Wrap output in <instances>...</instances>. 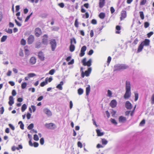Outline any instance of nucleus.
<instances>
[{
	"label": "nucleus",
	"mask_w": 154,
	"mask_h": 154,
	"mask_svg": "<svg viewBox=\"0 0 154 154\" xmlns=\"http://www.w3.org/2000/svg\"><path fill=\"white\" fill-rule=\"evenodd\" d=\"M131 84L129 82L126 81V91L124 97L125 99H128L129 98L131 94Z\"/></svg>",
	"instance_id": "nucleus-1"
},
{
	"label": "nucleus",
	"mask_w": 154,
	"mask_h": 154,
	"mask_svg": "<svg viewBox=\"0 0 154 154\" xmlns=\"http://www.w3.org/2000/svg\"><path fill=\"white\" fill-rule=\"evenodd\" d=\"M128 68V66L125 65H118L115 67L114 71H117L120 70H121L125 69Z\"/></svg>",
	"instance_id": "nucleus-2"
},
{
	"label": "nucleus",
	"mask_w": 154,
	"mask_h": 154,
	"mask_svg": "<svg viewBox=\"0 0 154 154\" xmlns=\"http://www.w3.org/2000/svg\"><path fill=\"white\" fill-rule=\"evenodd\" d=\"M50 44L51 45V50L54 51L57 46V43L55 39H52L50 41Z\"/></svg>",
	"instance_id": "nucleus-3"
},
{
	"label": "nucleus",
	"mask_w": 154,
	"mask_h": 154,
	"mask_svg": "<svg viewBox=\"0 0 154 154\" xmlns=\"http://www.w3.org/2000/svg\"><path fill=\"white\" fill-rule=\"evenodd\" d=\"M86 58H84L82 60V62L83 65L84 66H90L91 65V60L90 59L87 62H86Z\"/></svg>",
	"instance_id": "nucleus-4"
},
{
	"label": "nucleus",
	"mask_w": 154,
	"mask_h": 154,
	"mask_svg": "<svg viewBox=\"0 0 154 154\" xmlns=\"http://www.w3.org/2000/svg\"><path fill=\"white\" fill-rule=\"evenodd\" d=\"M45 126L47 129L52 130L54 129L56 127L55 125L52 123H46Z\"/></svg>",
	"instance_id": "nucleus-5"
},
{
	"label": "nucleus",
	"mask_w": 154,
	"mask_h": 154,
	"mask_svg": "<svg viewBox=\"0 0 154 154\" xmlns=\"http://www.w3.org/2000/svg\"><path fill=\"white\" fill-rule=\"evenodd\" d=\"M91 70V68H88V70L86 71L85 72H84L83 71H82L81 73V77L83 78L85 76H88L90 73Z\"/></svg>",
	"instance_id": "nucleus-6"
},
{
	"label": "nucleus",
	"mask_w": 154,
	"mask_h": 154,
	"mask_svg": "<svg viewBox=\"0 0 154 154\" xmlns=\"http://www.w3.org/2000/svg\"><path fill=\"white\" fill-rule=\"evenodd\" d=\"M42 34V30L39 27L36 28L35 30V35L37 37H39Z\"/></svg>",
	"instance_id": "nucleus-7"
},
{
	"label": "nucleus",
	"mask_w": 154,
	"mask_h": 154,
	"mask_svg": "<svg viewBox=\"0 0 154 154\" xmlns=\"http://www.w3.org/2000/svg\"><path fill=\"white\" fill-rule=\"evenodd\" d=\"M127 16L126 12L124 10H122L121 11V17H120V20H122L124 19Z\"/></svg>",
	"instance_id": "nucleus-8"
},
{
	"label": "nucleus",
	"mask_w": 154,
	"mask_h": 154,
	"mask_svg": "<svg viewBox=\"0 0 154 154\" xmlns=\"http://www.w3.org/2000/svg\"><path fill=\"white\" fill-rule=\"evenodd\" d=\"M86 50V47L85 46H83L81 49V52L79 54V56L80 57H82L85 54V51Z\"/></svg>",
	"instance_id": "nucleus-9"
},
{
	"label": "nucleus",
	"mask_w": 154,
	"mask_h": 154,
	"mask_svg": "<svg viewBox=\"0 0 154 154\" xmlns=\"http://www.w3.org/2000/svg\"><path fill=\"white\" fill-rule=\"evenodd\" d=\"M34 38L33 35H30L28 38V42L29 44H31L34 41Z\"/></svg>",
	"instance_id": "nucleus-10"
},
{
	"label": "nucleus",
	"mask_w": 154,
	"mask_h": 154,
	"mask_svg": "<svg viewBox=\"0 0 154 154\" xmlns=\"http://www.w3.org/2000/svg\"><path fill=\"white\" fill-rule=\"evenodd\" d=\"M110 106L112 108H114L117 105V102L115 100H112L110 103Z\"/></svg>",
	"instance_id": "nucleus-11"
},
{
	"label": "nucleus",
	"mask_w": 154,
	"mask_h": 154,
	"mask_svg": "<svg viewBox=\"0 0 154 154\" xmlns=\"http://www.w3.org/2000/svg\"><path fill=\"white\" fill-rule=\"evenodd\" d=\"M125 106L127 109H131L132 107L131 104L128 101H126Z\"/></svg>",
	"instance_id": "nucleus-12"
},
{
	"label": "nucleus",
	"mask_w": 154,
	"mask_h": 154,
	"mask_svg": "<svg viewBox=\"0 0 154 154\" xmlns=\"http://www.w3.org/2000/svg\"><path fill=\"white\" fill-rule=\"evenodd\" d=\"M127 120L126 117L122 116H120L119 119V122L120 123H124Z\"/></svg>",
	"instance_id": "nucleus-13"
},
{
	"label": "nucleus",
	"mask_w": 154,
	"mask_h": 154,
	"mask_svg": "<svg viewBox=\"0 0 154 154\" xmlns=\"http://www.w3.org/2000/svg\"><path fill=\"white\" fill-rule=\"evenodd\" d=\"M36 62V59L35 57H32L30 60L29 63L31 65H33Z\"/></svg>",
	"instance_id": "nucleus-14"
},
{
	"label": "nucleus",
	"mask_w": 154,
	"mask_h": 154,
	"mask_svg": "<svg viewBox=\"0 0 154 154\" xmlns=\"http://www.w3.org/2000/svg\"><path fill=\"white\" fill-rule=\"evenodd\" d=\"M150 41L149 39H146L145 40L142 42L141 43L142 44L143 46H148L149 45Z\"/></svg>",
	"instance_id": "nucleus-15"
},
{
	"label": "nucleus",
	"mask_w": 154,
	"mask_h": 154,
	"mask_svg": "<svg viewBox=\"0 0 154 154\" xmlns=\"http://www.w3.org/2000/svg\"><path fill=\"white\" fill-rule=\"evenodd\" d=\"M43 38L42 40V42L44 44H47L48 42V36L47 35L45 34L43 36Z\"/></svg>",
	"instance_id": "nucleus-16"
},
{
	"label": "nucleus",
	"mask_w": 154,
	"mask_h": 154,
	"mask_svg": "<svg viewBox=\"0 0 154 154\" xmlns=\"http://www.w3.org/2000/svg\"><path fill=\"white\" fill-rule=\"evenodd\" d=\"M39 58L42 60H44V57L43 53L42 52L40 51L38 53V55Z\"/></svg>",
	"instance_id": "nucleus-17"
},
{
	"label": "nucleus",
	"mask_w": 154,
	"mask_h": 154,
	"mask_svg": "<svg viewBox=\"0 0 154 154\" xmlns=\"http://www.w3.org/2000/svg\"><path fill=\"white\" fill-rule=\"evenodd\" d=\"M105 4V0H99V7L100 8H103Z\"/></svg>",
	"instance_id": "nucleus-18"
},
{
	"label": "nucleus",
	"mask_w": 154,
	"mask_h": 154,
	"mask_svg": "<svg viewBox=\"0 0 154 154\" xmlns=\"http://www.w3.org/2000/svg\"><path fill=\"white\" fill-rule=\"evenodd\" d=\"M44 112L48 116H50L52 115L51 111L48 109L46 108L44 109Z\"/></svg>",
	"instance_id": "nucleus-19"
},
{
	"label": "nucleus",
	"mask_w": 154,
	"mask_h": 154,
	"mask_svg": "<svg viewBox=\"0 0 154 154\" xmlns=\"http://www.w3.org/2000/svg\"><path fill=\"white\" fill-rule=\"evenodd\" d=\"M14 103V101L13 97L12 96H10L9 97V101L8 102L10 106H11Z\"/></svg>",
	"instance_id": "nucleus-20"
},
{
	"label": "nucleus",
	"mask_w": 154,
	"mask_h": 154,
	"mask_svg": "<svg viewBox=\"0 0 154 154\" xmlns=\"http://www.w3.org/2000/svg\"><path fill=\"white\" fill-rule=\"evenodd\" d=\"M143 47L144 46H143L142 44L141 43V44H140V45L138 47L137 50V52L139 53L141 52L143 49Z\"/></svg>",
	"instance_id": "nucleus-21"
},
{
	"label": "nucleus",
	"mask_w": 154,
	"mask_h": 154,
	"mask_svg": "<svg viewBox=\"0 0 154 154\" xmlns=\"http://www.w3.org/2000/svg\"><path fill=\"white\" fill-rule=\"evenodd\" d=\"M48 78H46L45 80V81L43 82H42L40 84V85L41 87H43L45 85H46L48 84Z\"/></svg>",
	"instance_id": "nucleus-22"
},
{
	"label": "nucleus",
	"mask_w": 154,
	"mask_h": 154,
	"mask_svg": "<svg viewBox=\"0 0 154 154\" xmlns=\"http://www.w3.org/2000/svg\"><path fill=\"white\" fill-rule=\"evenodd\" d=\"M90 91V86L88 85V87L86 88V93L87 96H88Z\"/></svg>",
	"instance_id": "nucleus-23"
},
{
	"label": "nucleus",
	"mask_w": 154,
	"mask_h": 154,
	"mask_svg": "<svg viewBox=\"0 0 154 154\" xmlns=\"http://www.w3.org/2000/svg\"><path fill=\"white\" fill-rule=\"evenodd\" d=\"M75 49V45L72 44H71L69 46V50L71 52L73 51Z\"/></svg>",
	"instance_id": "nucleus-24"
},
{
	"label": "nucleus",
	"mask_w": 154,
	"mask_h": 154,
	"mask_svg": "<svg viewBox=\"0 0 154 154\" xmlns=\"http://www.w3.org/2000/svg\"><path fill=\"white\" fill-rule=\"evenodd\" d=\"M96 132L97 134V135L98 136H101L103 135V132H101L100 130L99 129L96 130Z\"/></svg>",
	"instance_id": "nucleus-25"
},
{
	"label": "nucleus",
	"mask_w": 154,
	"mask_h": 154,
	"mask_svg": "<svg viewBox=\"0 0 154 154\" xmlns=\"http://www.w3.org/2000/svg\"><path fill=\"white\" fill-rule=\"evenodd\" d=\"M105 16V14L103 13H100L99 15V17L101 19H103Z\"/></svg>",
	"instance_id": "nucleus-26"
},
{
	"label": "nucleus",
	"mask_w": 154,
	"mask_h": 154,
	"mask_svg": "<svg viewBox=\"0 0 154 154\" xmlns=\"http://www.w3.org/2000/svg\"><path fill=\"white\" fill-rule=\"evenodd\" d=\"M27 108V106L25 104H23L22 106L21 107V111L22 112H24L26 109Z\"/></svg>",
	"instance_id": "nucleus-27"
},
{
	"label": "nucleus",
	"mask_w": 154,
	"mask_h": 154,
	"mask_svg": "<svg viewBox=\"0 0 154 154\" xmlns=\"http://www.w3.org/2000/svg\"><path fill=\"white\" fill-rule=\"evenodd\" d=\"M139 13L140 17L141 18V19L142 20H143L144 18V17L143 12L140 11L139 12Z\"/></svg>",
	"instance_id": "nucleus-28"
},
{
	"label": "nucleus",
	"mask_w": 154,
	"mask_h": 154,
	"mask_svg": "<svg viewBox=\"0 0 154 154\" xmlns=\"http://www.w3.org/2000/svg\"><path fill=\"white\" fill-rule=\"evenodd\" d=\"M78 93L79 95L82 94L83 93V89L81 88H79L78 90Z\"/></svg>",
	"instance_id": "nucleus-29"
},
{
	"label": "nucleus",
	"mask_w": 154,
	"mask_h": 154,
	"mask_svg": "<svg viewBox=\"0 0 154 154\" xmlns=\"http://www.w3.org/2000/svg\"><path fill=\"white\" fill-rule=\"evenodd\" d=\"M76 41L75 39L74 38H71L70 39V44H72L73 43L74 44H76Z\"/></svg>",
	"instance_id": "nucleus-30"
},
{
	"label": "nucleus",
	"mask_w": 154,
	"mask_h": 154,
	"mask_svg": "<svg viewBox=\"0 0 154 154\" xmlns=\"http://www.w3.org/2000/svg\"><path fill=\"white\" fill-rule=\"evenodd\" d=\"M7 38V36L6 35H4L1 38V41L2 42H5Z\"/></svg>",
	"instance_id": "nucleus-31"
},
{
	"label": "nucleus",
	"mask_w": 154,
	"mask_h": 154,
	"mask_svg": "<svg viewBox=\"0 0 154 154\" xmlns=\"http://www.w3.org/2000/svg\"><path fill=\"white\" fill-rule=\"evenodd\" d=\"M26 86H27L26 83L25 82H23L21 84V88L22 89H25L26 88Z\"/></svg>",
	"instance_id": "nucleus-32"
},
{
	"label": "nucleus",
	"mask_w": 154,
	"mask_h": 154,
	"mask_svg": "<svg viewBox=\"0 0 154 154\" xmlns=\"http://www.w3.org/2000/svg\"><path fill=\"white\" fill-rule=\"evenodd\" d=\"M25 52L26 54L29 55V51L27 48V46H25Z\"/></svg>",
	"instance_id": "nucleus-33"
},
{
	"label": "nucleus",
	"mask_w": 154,
	"mask_h": 154,
	"mask_svg": "<svg viewBox=\"0 0 154 154\" xmlns=\"http://www.w3.org/2000/svg\"><path fill=\"white\" fill-rule=\"evenodd\" d=\"M78 20V19H76L75 20L74 23V25L76 28H78L79 27V23Z\"/></svg>",
	"instance_id": "nucleus-34"
},
{
	"label": "nucleus",
	"mask_w": 154,
	"mask_h": 154,
	"mask_svg": "<svg viewBox=\"0 0 154 154\" xmlns=\"http://www.w3.org/2000/svg\"><path fill=\"white\" fill-rule=\"evenodd\" d=\"M147 0H141L140 3V5H144L146 2Z\"/></svg>",
	"instance_id": "nucleus-35"
},
{
	"label": "nucleus",
	"mask_w": 154,
	"mask_h": 154,
	"mask_svg": "<svg viewBox=\"0 0 154 154\" xmlns=\"http://www.w3.org/2000/svg\"><path fill=\"white\" fill-rule=\"evenodd\" d=\"M34 127L33 124L31 123L27 127V129L29 130H31Z\"/></svg>",
	"instance_id": "nucleus-36"
},
{
	"label": "nucleus",
	"mask_w": 154,
	"mask_h": 154,
	"mask_svg": "<svg viewBox=\"0 0 154 154\" xmlns=\"http://www.w3.org/2000/svg\"><path fill=\"white\" fill-rule=\"evenodd\" d=\"M134 95H135V99L134 100L135 101H136L137 100L138 98V94L136 92H134Z\"/></svg>",
	"instance_id": "nucleus-37"
},
{
	"label": "nucleus",
	"mask_w": 154,
	"mask_h": 154,
	"mask_svg": "<svg viewBox=\"0 0 154 154\" xmlns=\"http://www.w3.org/2000/svg\"><path fill=\"white\" fill-rule=\"evenodd\" d=\"M32 12L30 15H29L27 17H26V18L25 20V22H26L30 18L31 16L32 15Z\"/></svg>",
	"instance_id": "nucleus-38"
},
{
	"label": "nucleus",
	"mask_w": 154,
	"mask_h": 154,
	"mask_svg": "<svg viewBox=\"0 0 154 154\" xmlns=\"http://www.w3.org/2000/svg\"><path fill=\"white\" fill-rule=\"evenodd\" d=\"M149 26V22H146L144 23V27L145 28H148Z\"/></svg>",
	"instance_id": "nucleus-39"
},
{
	"label": "nucleus",
	"mask_w": 154,
	"mask_h": 154,
	"mask_svg": "<svg viewBox=\"0 0 154 154\" xmlns=\"http://www.w3.org/2000/svg\"><path fill=\"white\" fill-rule=\"evenodd\" d=\"M102 142L103 144L106 145L107 143V141L105 139H102Z\"/></svg>",
	"instance_id": "nucleus-40"
},
{
	"label": "nucleus",
	"mask_w": 154,
	"mask_h": 154,
	"mask_svg": "<svg viewBox=\"0 0 154 154\" xmlns=\"http://www.w3.org/2000/svg\"><path fill=\"white\" fill-rule=\"evenodd\" d=\"M110 120L112 123L115 125H116L117 124V123L115 119L111 118L110 119Z\"/></svg>",
	"instance_id": "nucleus-41"
},
{
	"label": "nucleus",
	"mask_w": 154,
	"mask_h": 154,
	"mask_svg": "<svg viewBox=\"0 0 154 154\" xmlns=\"http://www.w3.org/2000/svg\"><path fill=\"white\" fill-rule=\"evenodd\" d=\"M33 139L35 141H38V140L39 138L37 134H35L34 135Z\"/></svg>",
	"instance_id": "nucleus-42"
},
{
	"label": "nucleus",
	"mask_w": 154,
	"mask_h": 154,
	"mask_svg": "<svg viewBox=\"0 0 154 154\" xmlns=\"http://www.w3.org/2000/svg\"><path fill=\"white\" fill-rule=\"evenodd\" d=\"M151 103L152 104H154V94L152 96Z\"/></svg>",
	"instance_id": "nucleus-43"
},
{
	"label": "nucleus",
	"mask_w": 154,
	"mask_h": 154,
	"mask_svg": "<svg viewBox=\"0 0 154 154\" xmlns=\"http://www.w3.org/2000/svg\"><path fill=\"white\" fill-rule=\"evenodd\" d=\"M78 146L80 148L82 147V144L80 141H78L77 143Z\"/></svg>",
	"instance_id": "nucleus-44"
},
{
	"label": "nucleus",
	"mask_w": 154,
	"mask_h": 154,
	"mask_svg": "<svg viewBox=\"0 0 154 154\" xmlns=\"http://www.w3.org/2000/svg\"><path fill=\"white\" fill-rule=\"evenodd\" d=\"M21 44L23 45H25L26 44V41L23 39H22L21 41Z\"/></svg>",
	"instance_id": "nucleus-45"
},
{
	"label": "nucleus",
	"mask_w": 154,
	"mask_h": 154,
	"mask_svg": "<svg viewBox=\"0 0 154 154\" xmlns=\"http://www.w3.org/2000/svg\"><path fill=\"white\" fill-rule=\"evenodd\" d=\"M55 72V70L54 69H52L50 70L49 72V74L51 75H53Z\"/></svg>",
	"instance_id": "nucleus-46"
},
{
	"label": "nucleus",
	"mask_w": 154,
	"mask_h": 154,
	"mask_svg": "<svg viewBox=\"0 0 154 154\" xmlns=\"http://www.w3.org/2000/svg\"><path fill=\"white\" fill-rule=\"evenodd\" d=\"M108 96L109 97H111L112 96V93L111 91L110 90H108L107 91Z\"/></svg>",
	"instance_id": "nucleus-47"
},
{
	"label": "nucleus",
	"mask_w": 154,
	"mask_h": 154,
	"mask_svg": "<svg viewBox=\"0 0 154 154\" xmlns=\"http://www.w3.org/2000/svg\"><path fill=\"white\" fill-rule=\"evenodd\" d=\"M4 111V109L3 107H2L0 108V112L1 114H2Z\"/></svg>",
	"instance_id": "nucleus-48"
},
{
	"label": "nucleus",
	"mask_w": 154,
	"mask_h": 154,
	"mask_svg": "<svg viewBox=\"0 0 154 154\" xmlns=\"http://www.w3.org/2000/svg\"><path fill=\"white\" fill-rule=\"evenodd\" d=\"M153 34V32H150L147 34V37L149 38H150Z\"/></svg>",
	"instance_id": "nucleus-49"
},
{
	"label": "nucleus",
	"mask_w": 154,
	"mask_h": 154,
	"mask_svg": "<svg viewBox=\"0 0 154 154\" xmlns=\"http://www.w3.org/2000/svg\"><path fill=\"white\" fill-rule=\"evenodd\" d=\"M85 16V18H88L89 17V14L88 12H86L85 14L83 15V17L84 18V16Z\"/></svg>",
	"instance_id": "nucleus-50"
},
{
	"label": "nucleus",
	"mask_w": 154,
	"mask_h": 154,
	"mask_svg": "<svg viewBox=\"0 0 154 154\" xmlns=\"http://www.w3.org/2000/svg\"><path fill=\"white\" fill-rule=\"evenodd\" d=\"M91 23L94 25L96 24L97 23V20L95 19H93L91 21Z\"/></svg>",
	"instance_id": "nucleus-51"
},
{
	"label": "nucleus",
	"mask_w": 154,
	"mask_h": 154,
	"mask_svg": "<svg viewBox=\"0 0 154 154\" xmlns=\"http://www.w3.org/2000/svg\"><path fill=\"white\" fill-rule=\"evenodd\" d=\"M145 123V121L144 119H143L140 123V126L143 125Z\"/></svg>",
	"instance_id": "nucleus-52"
},
{
	"label": "nucleus",
	"mask_w": 154,
	"mask_h": 154,
	"mask_svg": "<svg viewBox=\"0 0 154 154\" xmlns=\"http://www.w3.org/2000/svg\"><path fill=\"white\" fill-rule=\"evenodd\" d=\"M35 75V74L33 73H29L28 74V76L29 78L32 77Z\"/></svg>",
	"instance_id": "nucleus-53"
},
{
	"label": "nucleus",
	"mask_w": 154,
	"mask_h": 154,
	"mask_svg": "<svg viewBox=\"0 0 154 154\" xmlns=\"http://www.w3.org/2000/svg\"><path fill=\"white\" fill-rule=\"evenodd\" d=\"M110 10L111 13L112 14L115 11V10L113 7H110Z\"/></svg>",
	"instance_id": "nucleus-54"
},
{
	"label": "nucleus",
	"mask_w": 154,
	"mask_h": 154,
	"mask_svg": "<svg viewBox=\"0 0 154 154\" xmlns=\"http://www.w3.org/2000/svg\"><path fill=\"white\" fill-rule=\"evenodd\" d=\"M19 55L21 57H23L24 55L23 51L22 50H20L19 53Z\"/></svg>",
	"instance_id": "nucleus-55"
},
{
	"label": "nucleus",
	"mask_w": 154,
	"mask_h": 154,
	"mask_svg": "<svg viewBox=\"0 0 154 154\" xmlns=\"http://www.w3.org/2000/svg\"><path fill=\"white\" fill-rule=\"evenodd\" d=\"M3 18V14L2 12L1 11L0 12V22H1Z\"/></svg>",
	"instance_id": "nucleus-56"
},
{
	"label": "nucleus",
	"mask_w": 154,
	"mask_h": 154,
	"mask_svg": "<svg viewBox=\"0 0 154 154\" xmlns=\"http://www.w3.org/2000/svg\"><path fill=\"white\" fill-rule=\"evenodd\" d=\"M58 5L61 8H63L64 6V5L63 3H60L58 4Z\"/></svg>",
	"instance_id": "nucleus-57"
},
{
	"label": "nucleus",
	"mask_w": 154,
	"mask_h": 154,
	"mask_svg": "<svg viewBox=\"0 0 154 154\" xmlns=\"http://www.w3.org/2000/svg\"><path fill=\"white\" fill-rule=\"evenodd\" d=\"M9 126L10 128L12 130H14L15 129V128L14 126H13L12 124H9Z\"/></svg>",
	"instance_id": "nucleus-58"
},
{
	"label": "nucleus",
	"mask_w": 154,
	"mask_h": 154,
	"mask_svg": "<svg viewBox=\"0 0 154 154\" xmlns=\"http://www.w3.org/2000/svg\"><path fill=\"white\" fill-rule=\"evenodd\" d=\"M111 57L110 56H109L107 58V62L108 64H109L111 61Z\"/></svg>",
	"instance_id": "nucleus-59"
},
{
	"label": "nucleus",
	"mask_w": 154,
	"mask_h": 154,
	"mask_svg": "<svg viewBox=\"0 0 154 154\" xmlns=\"http://www.w3.org/2000/svg\"><path fill=\"white\" fill-rule=\"evenodd\" d=\"M40 143L41 145H43L44 143V139L43 138H41L40 140Z\"/></svg>",
	"instance_id": "nucleus-60"
},
{
	"label": "nucleus",
	"mask_w": 154,
	"mask_h": 154,
	"mask_svg": "<svg viewBox=\"0 0 154 154\" xmlns=\"http://www.w3.org/2000/svg\"><path fill=\"white\" fill-rule=\"evenodd\" d=\"M11 149L12 151H14L16 149L18 150V148H17V147H16L15 146H14L12 147Z\"/></svg>",
	"instance_id": "nucleus-61"
},
{
	"label": "nucleus",
	"mask_w": 154,
	"mask_h": 154,
	"mask_svg": "<svg viewBox=\"0 0 154 154\" xmlns=\"http://www.w3.org/2000/svg\"><path fill=\"white\" fill-rule=\"evenodd\" d=\"M57 88L59 89L60 90H62V86L58 84L56 87Z\"/></svg>",
	"instance_id": "nucleus-62"
},
{
	"label": "nucleus",
	"mask_w": 154,
	"mask_h": 154,
	"mask_svg": "<svg viewBox=\"0 0 154 154\" xmlns=\"http://www.w3.org/2000/svg\"><path fill=\"white\" fill-rule=\"evenodd\" d=\"M31 116V115L29 113H27L26 117L28 119H29L30 118Z\"/></svg>",
	"instance_id": "nucleus-63"
},
{
	"label": "nucleus",
	"mask_w": 154,
	"mask_h": 154,
	"mask_svg": "<svg viewBox=\"0 0 154 154\" xmlns=\"http://www.w3.org/2000/svg\"><path fill=\"white\" fill-rule=\"evenodd\" d=\"M94 51L93 50H91L88 53V54L89 55H91L93 53Z\"/></svg>",
	"instance_id": "nucleus-64"
}]
</instances>
